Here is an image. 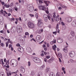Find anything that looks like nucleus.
<instances>
[{
  "label": "nucleus",
  "mask_w": 76,
  "mask_h": 76,
  "mask_svg": "<svg viewBox=\"0 0 76 76\" xmlns=\"http://www.w3.org/2000/svg\"><path fill=\"white\" fill-rule=\"evenodd\" d=\"M56 75L57 76H61V74L60 72H58L56 74Z\"/></svg>",
  "instance_id": "obj_32"
},
{
  "label": "nucleus",
  "mask_w": 76,
  "mask_h": 76,
  "mask_svg": "<svg viewBox=\"0 0 76 76\" xmlns=\"http://www.w3.org/2000/svg\"><path fill=\"white\" fill-rule=\"evenodd\" d=\"M71 34L73 37H75V32L73 31H72L71 32Z\"/></svg>",
  "instance_id": "obj_20"
},
{
  "label": "nucleus",
  "mask_w": 76,
  "mask_h": 76,
  "mask_svg": "<svg viewBox=\"0 0 76 76\" xmlns=\"http://www.w3.org/2000/svg\"><path fill=\"white\" fill-rule=\"evenodd\" d=\"M65 58H67V57H68V56H67V54H66L65 55Z\"/></svg>",
  "instance_id": "obj_52"
},
{
  "label": "nucleus",
  "mask_w": 76,
  "mask_h": 76,
  "mask_svg": "<svg viewBox=\"0 0 76 76\" xmlns=\"http://www.w3.org/2000/svg\"><path fill=\"white\" fill-rule=\"evenodd\" d=\"M36 41H38V42H39L41 41V36L39 35H38L36 36Z\"/></svg>",
  "instance_id": "obj_8"
},
{
  "label": "nucleus",
  "mask_w": 76,
  "mask_h": 76,
  "mask_svg": "<svg viewBox=\"0 0 76 76\" xmlns=\"http://www.w3.org/2000/svg\"><path fill=\"white\" fill-rule=\"evenodd\" d=\"M42 20L41 19H39L38 20L37 25L39 27L41 28L42 26Z\"/></svg>",
  "instance_id": "obj_4"
},
{
  "label": "nucleus",
  "mask_w": 76,
  "mask_h": 76,
  "mask_svg": "<svg viewBox=\"0 0 76 76\" xmlns=\"http://www.w3.org/2000/svg\"><path fill=\"white\" fill-rule=\"evenodd\" d=\"M13 3H11L10 4V6L11 7H13Z\"/></svg>",
  "instance_id": "obj_49"
},
{
  "label": "nucleus",
  "mask_w": 76,
  "mask_h": 76,
  "mask_svg": "<svg viewBox=\"0 0 76 76\" xmlns=\"http://www.w3.org/2000/svg\"><path fill=\"white\" fill-rule=\"evenodd\" d=\"M58 55L59 57H60L61 58H62V55H61V53H58Z\"/></svg>",
  "instance_id": "obj_30"
},
{
  "label": "nucleus",
  "mask_w": 76,
  "mask_h": 76,
  "mask_svg": "<svg viewBox=\"0 0 76 76\" xmlns=\"http://www.w3.org/2000/svg\"><path fill=\"white\" fill-rule=\"evenodd\" d=\"M34 62H36V63H38L40 62V60H39V59L38 58H37L35 59Z\"/></svg>",
  "instance_id": "obj_22"
},
{
  "label": "nucleus",
  "mask_w": 76,
  "mask_h": 76,
  "mask_svg": "<svg viewBox=\"0 0 76 76\" xmlns=\"http://www.w3.org/2000/svg\"><path fill=\"white\" fill-rule=\"evenodd\" d=\"M18 8L17 7L15 8V12H18Z\"/></svg>",
  "instance_id": "obj_38"
},
{
  "label": "nucleus",
  "mask_w": 76,
  "mask_h": 76,
  "mask_svg": "<svg viewBox=\"0 0 76 76\" xmlns=\"http://www.w3.org/2000/svg\"><path fill=\"white\" fill-rule=\"evenodd\" d=\"M68 39L69 40V41H73L74 40V38L70 36H69L68 37Z\"/></svg>",
  "instance_id": "obj_18"
},
{
  "label": "nucleus",
  "mask_w": 76,
  "mask_h": 76,
  "mask_svg": "<svg viewBox=\"0 0 76 76\" xmlns=\"http://www.w3.org/2000/svg\"><path fill=\"white\" fill-rule=\"evenodd\" d=\"M63 39L60 37H58L57 38V42L58 43H62L63 42Z\"/></svg>",
  "instance_id": "obj_12"
},
{
  "label": "nucleus",
  "mask_w": 76,
  "mask_h": 76,
  "mask_svg": "<svg viewBox=\"0 0 76 76\" xmlns=\"http://www.w3.org/2000/svg\"><path fill=\"white\" fill-rule=\"evenodd\" d=\"M1 13H4V12L3 11V10H1Z\"/></svg>",
  "instance_id": "obj_61"
},
{
  "label": "nucleus",
  "mask_w": 76,
  "mask_h": 76,
  "mask_svg": "<svg viewBox=\"0 0 76 76\" xmlns=\"http://www.w3.org/2000/svg\"><path fill=\"white\" fill-rule=\"evenodd\" d=\"M44 31V30H43V29L41 28L40 30L38 32L39 34H41L42 32Z\"/></svg>",
  "instance_id": "obj_29"
},
{
  "label": "nucleus",
  "mask_w": 76,
  "mask_h": 76,
  "mask_svg": "<svg viewBox=\"0 0 76 76\" xmlns=\"http://www.w3.org/2000/svg\"><path fill=\"white\" fill-rule=\"evenodd\" d=\"M56 15H53V18H54L55 20H56V21H58V20H59V18H58V17H59V15H58L56 17Z\"/></svg>",
  "instance_id": "obj_10"
},
{
  "label": "nucleus",
  "mask_w": 76,
  "mask_h": 76,
  "mask_svg": "<svg viewBox=\"0 0 76 76\" xmlns=\"http://www.w3.org/2000/svg\"><path fill=\"white\" fill-rule=\"evenodd\" d=\"M0 76H4V73L3 72H1L0 73Z\"/></svg>",
  "instance_id": "obj_31"
},
{
  "label": "nucleus",
  "mask_w": 76,
  "mask_h": 76,
  "mask_svg": "<svg viewBox=\"0 0 76 76\" xmlns=\"http://www.w3.org/2000/svg\"><path fill=\"white\" fill-rule=\"evenodd\" d=\"M72 26L73 27H76V20H74L72 23Z\"/></svg>",
  "instance_id": "obj_13"
},
{
  "label": "nucleus",
  "mask_w": 76,
  "mask_h": 76,
  "mask_svg": "<svg viewBox=\"0 0 76 76\" xmlns=\"http://www.w3.org/2000/svg\"><path fill=\"white\" fill-rule=\"evenodd\" d=\"M25 35H29V34L28 32H26L25 33Z\"/></svg>",
  "instance_id": "obj_42"
},
{
  "label": "nucleus",
  "mask_w": 76,
  "mask_h": 76,
  "mask_svg": "<svg viewBox=\"0 0 76 76\" xmlns=\"http://www.w3.org/2000/svg\"><path fill=\"white\" fill-rule=\"evenodd\" d=\"M41 56H42V57H43V56H44V53H41Z\"/></svg>",
  "instance_id": "obj_60"
},
{
  "label": "nucleus",
  "mask_w": 76,
  "mask_h": 76,
  "mask_svg": "<svg viewBox=\"0 0 76 76\" xmlns=\"http://www.w3.org/2000/svg\"><path fill=\"white\" fill-rule=\"evenodd\" d=\"M28 10H29L30 12H33L34 11V7H29L28 8Z\"/></svg>",
  "instance_id": "obj_14"
},
{
  "label": "nucleus",
  "mask_w": 76,
  "mask_h": 76,
  "mask_svg": "<svg viewBox=\"0 0 76 76\" xmlns=\"http://www.w3.org/2000/svg\"><path fill=\"white\" fill-rule=\"evenodd\" d=\"M46 58H47L48 59H49L50 58V56H48L46 57Z\"/></svg>",
  "instance_id": "obj_45"
},
{
  "label": "nucleus",
  "mask_w": 76,
  "mask_h": 76,
  "mask_svg": "<svg viewBox=\"0 0 76 76\" xmlns=\"http://www.w3.org/2000/svg\"><path fill=\"white\" fill-rule=\"evenodd\" d=\"M4 26L5 29H7V24H5Z\"/></svg>",
  "instance_id": "obj_44"
},
{
  "label": "nucleus",
  "mask_w": 76,
  "mask_h": 76,
  "mask_svg": "<svg viewBox=\"0 0 76 76\" xmlns=\"http://www.w3.org/2000/svg\"><path fill=\"white\" fill-rule=\"evenodd\" d=\"M69 54L71 57H73L75 56V52L74 51L70 52L69 53Z\"/></svg>",
  "instance_id": "obj_9"
},
{
  "label": "nucleus",
  "mask_w": 76,
  "mask_h": 76,
  "mask_svg": "<svg viewBox=\"0 0 76 76\" xmlns=\"http://www.w3.org/2000/svg\"><path fill=\"white\" fill-rule=\"evenodd\" d=\"M58 24H57L56 25V31H57V32L58 33H59V34H60V31H59V30L58 29Z\"/></svg>",
  "instance_id": "obj_21"
},
{
  "label": "nucleus",
  "mask_w": 76,
  "mask_h": 76,
  "mask_svg": "<svg viewBox=\"0 0 76 76\" xmlns=\"http://www.w3.org/2000/svg\"><path fill=\"white\" fill-rule=\"evenodd\" d=\"M9 7H10V5L8 4L6 5V7H7V8H8Z\"/></svg>",
  "instance_id": "obj_51"
},
{
  "label": "nucleus",
  "mask_w": 76,
  "mask_h": 76,
  "mask_svg": "<svg viewBox=\"0 0 76 76\" xmlns=\"http://www.w3.org/2000/svg\"><path fill=\"white\" fill-rule=\"evenodd\" d=\"M16 46L17 47H20V44H18L16 45Z\"/></svg>",
  "instance_id": "obj_54"
},
{
  "label": "nucleus",
  "mask_w": 76,
  "mask_h": 76,
  "mask_svg": "<svg viewBox=\"0 0 76 76\" xmlns=\"http://www.w3.org/2000/svg\"><path fill=\"white\" fill-rule=\"evenodd\" d=\"M50 59L51 60V61L53 62V61H54V58L53 57H52Z\"/></svg>",
  "instance_id": "obj_37"
},
{
  "label": "nucleus",
  "mask_w": 76,
  "mask_h": 76,
  "mask_svg": "<svg viewBox=\"0 0 76 76\" xmlns=\"http://www.w3.org/2000/svg\"><path fill=\"white\" fill-rule=\"evenodd\" d=\"M65 29H66V26L63 27L62 28V30H65Z\"/></svg>",
  "instance_id": "obj_39"
},
{
  "label": "nucleus",
  "mask_w": 76,
  "mask_h": 76,
  "mask_svg": "<svg viewBox=\"0 0 76 76\" xmlns=\"http://www.w3.org/2000/svg\"><path fill=\"white\" fill-rule=\"evenodd\" d=\"M10 64L13 67H16L17 66L18 64L17 62L14 60H12L11 61Z\"/></svg>",
  "instance_id": "obj_3"
},
{
  "label": "nucleus",
  "mask_w": 76,
  "mask_h": 76,
  "mask_svg": "<svg viewBox=\"0 0 76 76\" xmlns=\"http://www.w3.org/2000/svg\"><path fill=\"white\" fill-rule=\"evenodd\" d=\"M56 48H57V46H56V45H54V46H52V49L53 50H54V51H56Z\"/></svg>",
  "instance_id": "obj_26"
},
{
  "label": "nucleus",
  "mask_w": 76,
  "mask_h": 76,
  "mask_svg": "<svg viewBox=\"0 0 76 76\" xmlns=\"http://www.w3.org/2000/svg\"><path fill=\"white\" fill-rule=\"evenodd\" d=\"M28 26L30 28H34L35 27V25L32 23H31V22H29L28 23Z\"/></svg>",
  "instance_id": "obj_5"
},
{
  "label": "nucleus",
  "mask_w": 76,
  "mask_h": 76,
  "mask_svg": "<svg viewBox=\"0 0 76 76\" xmlns=\"http://www.w3.org/2000/svg\"><path fill=\"white\" fill-rule=\"evenodd\" d=\"M19 20L20 21H22V19H21V18L19 17L18 18Z\"/></svg>",
  "instance_id": "obj_58"
},
{
  "label": "nucleus",
  "mask_w": 76,
  "mask_h": 76,
  "mask_svg": "<svg viewBox=\"0 0 76 76\" xmlns=\"http://www.w3.org/2000/svg\"><path fill=\"white\" fill-rule=\"evenodd\" d=\"M31 75H32V76H34V75H35V73L34 72V71H31Z\"/></svg>",
  "instance_id": "obj_36"
},
{
  "label": "nucleus",
  "mask_w": 76,
  "mask_h": 76,
  "mask_svg": "<svg viewBox=\"0 0 76 76\" xmlns=\"http://www.w3.org/2000/svg\"><path fill=\"white\" fill-rule=\"evenodd\" d=\"M45 65H43L40 67L39 69L40 70H44L45 69Z\"/></svg>",
  "instance_id": "obj_17"
},
{
  "label": "nucleus",
  "mask_w": 76,
  "mask_h": 76,
  "mask_svg": "<svg viewBox=\"0 0 76 76\" xmlns=\"http://www.w3.org/2000/svg\"><path fill=\"white\" fill-rule=\"evenodd\" d=\"M1 46H2V47H4V45L3 43H1Z\"/></svg>",
  "instance_id": "obj_55"
},
{
  "label": "nucleus",
  "mask_w": 76,
  "mask_h": 76,
  "mask_svg": "<svg viewBox=\"0 0 76 76\" xmlns=\"http://www.w3.org/2000/svg\"><path fill=\"white\" fill-rule=\"evenodd\" d=\"M53 34H54V35H56L57 34V31H55L53 32Z\"/></svg>",
  "instance_id": "obj_48"
},
{
  "label": "nucleus",
  "mask_w": 76,
  "mask_h": 76,
  "mask_svg": "<svg viewBox=\"0 0 76 76\" xmlns=\"http://www.w3.org/2000/svg\"><path fill=\"white\" fill-rule=\"evenodd\" d=\"M0 1L1 2V4L3 6L4 4V2H1V0H0Z\"/></svg>",
  "instance_id": "obj_46"
},
{
  "label": "nucleus",
  "mask_w": 76,
  "mask_h": 76,
  "mask_svg": "<svg viewBox=\"0 0 76 76\" xmlns=\"http://www.w3.org/2000/svg\"><path fill=\"white\" fill-rule=\"evenodd\" d=\"M47 47H50V44H49L48 43L47 44Z\"/></svg>",
  "instance_id": "obj_63"
},
{
  "label": "nucleus",
  "mask_w": 76,
  "mask_h": 76,
  "mask_svg": "<svg viewBox=\"0 0 76 76\" xmlns=\"http://www.w3.org/2000/svg\"><path fill=\"white\" fill-rule=\"evenodd\" d=\"M35 16L36 19H38V14H36Z\"/></svg>",
  "instance_id": "obj_41"
},
{
  "label": "nucleus",
  "mask_w": 76,
  "mask_h": 76,
  "mask_svg": "<svg viewBox=\"0 0 76 76\" xmlns=\"http://www.w3.org/2000/svg\"><path fill=\"white\" fill-rule=\"evenodd\" d=\"M17 29L18 33H21L22 32L23 30L22 27L20 26H17Z\"/></svg>",
  "instance_id": "obj_6"
},
{
  "label": "nucleus",
  "mask_w": 76,
  "mask_h": 76,
  "mask_svg": "<svg viewBox=\"0 0 76 76\" xmlns=\"http://www.w3.org/2000/svg\"><path fill=\"white\" fill-rule=\"evenodd\" d=\"M52 62H53V61H51V60L50 59H49V61H48V63H52Z\"/></svg>",
  "instance_id": "obj_43"
},
{
  "label": "nucleus",
  "mask_w": 76,
  "mask_h": 76,
  "mask_svg": "<svg viewBox=\"0 0 76 76\" xmlns=\"http://www.w3.org/2000/svg\"><path fill=\"white\" fill-rule=\"evenodd\" d=\"M70 61L71 62V63H73L75 61L74 60H73V59H70Z\"/></svg>",
  "instance_id": "obj_33"
},
{
  "label": "nucleus",
  "mask_w": 76,
  "mask_h": 76,
  "mask_svg": "<svg viewBox=\"0 0 76 76\" xmlns=\"http://www.w3.org/2000/svg\"><path fill=\"white\" fill-rule=\"evenodd\" d=\"M9 60H8L7 61L6 64V65H9Z\"/></svg>",
  "instance_id": "obj_40"
},
{
  "label": "nucleus",
  "mask_w": 76,
  "mask_h": 76,
  "mask_svg": "<svg viewBox=\"0 0 76 76\" xmlns=\"http://www.w3.org/2000/svg\"><path fill=\"white\" fill-rule=\"evenodd\" d=\"M50 67H47V68H46V69L45 71V73H47L48 72V71H49V70H50Z\"/></svg>",
  "instance_id": "obj_27"
},
{
  "label": "nucleus",
  "mask_w": 76,
  "mask_h": 76,
  "mask_svg": "<svg viewBox=\"0 0 76 76\" xmlns=\"http://www.w3.org/2000/svg\"><path fill=\"white\" fill-rule=\"evenodd\" d=\"M43 18L45 22H47L48 19L49 20L51 19V14H48V15L47 14H45L43 15Z\"/></svg>",
  "instance_id": "obj_1"
},
{
  "label": "nucleus",
  "mask_w": 76,
  "mask_h": 76,
  "mask_svg": "<svg viewBox=\"0 0 76 76\" xmlns=\"http://www.w3.org/2000/svg\"><path fill=\"white\" fill-rule=\"evenodd\" d=\"M44 3L46 4V6H48V4L50 3V1H44Z\"/></svg>",
  "instance_id": "obj_24"
},
{
  "label": "nucleus",
  "mask_w": 76,
  "mask_h": 76,
  "mask_svg": "<svg viewBox=\"0 0 76 76\" xmlns=\"http://www.w3.org/2000/svg\"><path fill=\"white\" fill-rule=\"evenodd\" d=\"M39 3H43V1H41V0H39Z\"/></svg>",
  "instance_id": "obj_47"
},
{
  "label": "nucleus",
  "mask_w": 76,
  "mask_h": 76,
  "mask_svg": "<svg viewBox=\"0 0 76 76\" xmlns=\"http://www.w3.org/2000/svg\"><path fill=\"white\" fill-rule=\"evenodd\" d=\"M18 51H20V53H22L23 51V48H20L19 47L18 48Z\"/></svg>",
  "instance_id": "obj_16"
},
{
  "label": "nucleus",
  "mask_w": 76,
  "mask_h": 76,
  "mask_svg": "<svg viewBox=\"0 0 76 76\" xmlns=\"http://www.w3.org/2000/svg\"><path fill=\"white\" fill-rule=\"evenodd\" d=\"M28 66H31V62H28Z\"/></svg>",
  "instance_id": "obj_56"
},
{
  "label": "nucleus",
  "mask_w": 76,
  "mask_h": 76,
  "mask_svg": "<svg viewBox=\"0 0 76 76\" xmlns=\"http://www.w3.org/2000/svg\"><path fill=\"white\" fill-rule=\"evenodd\" d=\"M54 44H56V39H53V41L50 42V44L51 45H53V44H54Z\"/></svg>",
  "instance_id": "obj_19"
},
{
  "label": "nucleus",
  "mask_w": 76,
  "mask_h": 76,
  "mask_svg": "<svg viewBox=\"0 0 76 76\" xmlns=\"http://www.w3.org/2000/svg\"><path fill=\"white\" fill-rule=\"evenodd\" d=\"M61 9H62V8H61V7H59L58 8V10H61Z\"/></svg>",
  "instance_id": "obj_57"
},
{
  "label": "nucleus",
  "mask_w": 76,
  "mask_h": 76,
  "mask_svg": "<svg viewBox=\"0 0 76 76\" xmlns=\"http://www.w3.org/2000/svg\"><path fill=\"white\" fill-rule=\"evenodd\" d=\"M66 46H64V49H63V51H64V52L66 53H67L68 51L67 48V47H68V44L67 43V42L66 43Z\"/></svg>",
  "instance_id": "obj_7"
},
{
  "label": "nucleus",
  "mask_w": 76,
  "mask_h": 76,
  "mask_svg": "<svg viewBox=\"0 0 76 76\" xmlns=\"http://www.w3.org/2000/svg\"><path fill=\"white\" fill-rule=\"evenodd\" d=\"M61 23L62 25H63V26H64V23H63V22H62Z\"/></svg>",
  "instance_id": "obj_64"
},
{
  "label": "nucleus",
  "mask_w": 76,
  "mask_h": 76,
  "mask_svg": "<svg viewBox=\"0 0 76 76\" xmlns=\"http://www.w3.org/2000/svg\"><path fill=\"white\" fill-rule=\"evenodd\" d=\"M20 72L22 73H25V69L24 68V67L23 66H21L20 68Z\"/></svg>",
  "instance_id": "obj_11"
},
{
  "label": "nucleus",
  "mask_w": 76,
  "mask_h": 76,
  "mask_svg": "<svg viewBox=\"0 0 76 76\" xmlns=\"http://www.w3.org/2000/svg\"><path fill=\"white\" fill-rule=\"evenodd\" d=\"M6 47H8V46H9V45L8 44V43H7V42L6 43Z\"/></svg>",
  "instance_id": "obj_53"
},
{
  "label": "nucleus",
  "mask_w": 76,
  "mask_h": 76,
  "mask_svg": "<svg viewBox=\"0 0 76 76\" xmlns=\"http://www.w3.org/2000/svg\"><path fill=\"white\" fill-rule=\"evenodd\" d=\"M66 20L67 22L69 23L70 22H72V18H71L70 17L67 18H66Z\"/></svg>",
  "instance_id": "obj_15"
},
{
  "label": "nucleus",
  "mask_w": 76,
  "mask_h": 76,
  "mask_svg": "<svg viewBox=\"0 0 76 76\" xmlns=\"http://www.w3.org/2000/svg\"><path fill=\"white\" fill-rule=\"evenodd\" d=\"M23 39H24V38H23V37H21L19 38V39L21 41H22V42H23Z\"/></svg>",
  "instance_id": "obj_25"
},
{
  "label": "nucleus",
  "mask_w": 76,
  "mask_h": 76,
  "mask_svg": "<svg viewBox=\"0 0 76 76\" xmlns=\"http://www.w3.org/2000/svg\"><path fill=\"white\" fill-rule=\"evenodd\" d=\"M39 9H40V10H45V12L47 14L48 13H49V11H48V8L47 7L46 8L44 6H40L39 7Z\"/></svg>",
  "instance_id": "obj_2"
},
{
  "label": "nucleus",
  "mask_w": 76,
  "mask_h": 76,
  "mask_svg": "<svg viewBox=\"0 0 76 76\" xmlns=\"http://www.w3.org/2000/svg\"><path fill=\"white\" fill-rule=\"evenodd\" d=\"M37 76H42V72H39Z\"/></svg>",
  "instance_id": "obj_28"
},
{
  "label": "nucleus",
  "mask_w": 76,
  "mask_h": 76,
  "mask_svg": "<svg viewBox=\"0 0 76 76\" xmlns=\"http://www.w3.org/2000/svg\"><path fill=\"white\" fill-rule=\"evenodd\" d=\"M29 15V16H31V17H34V15H32V14H30Z\"/></svg>",
  "instance_id": "obj_50"
},
{
  "label": "nucleus",
  "mask_w": 76,
  "mask_h": 76,
  "mask_svg": "<svg viewBox=\"0 0 76 76\" xmlns=\"http://www.w3.org/2000/svg\"><path fill=\"white\" fill-rule=\"evenodd\" d=\"M50 76H55L54 75H53V73L51 72L50 73Z\"/></svg>",
  "instance_id": "obj_34"
},
{
  "label": "nucleus",
  "mask_w": 76,
  "mask_h": 76,
  "mask_svg": "<svg viewBox=\"0 0 76 76\" xmlns=\"http://www.w3.org/2000/svg\"><path fill=\"white\" fill-rule=\"evenodd\" d=\"M61 7H62V8H66V7L64 5H61Z\"/></svg>",
  "instance_id": "obj_35"
},
{
  "label": "nucleus",
  "mask_w": 76,
  "mask_h": 76,
  "mask_svg": "<svg viewBox=\"0 0 76 76\" xmlns=\"http://www.w3.org/2000/svg\"><path fill=\"white\" fill-rule=\"evenodd\" d=\"M0 38H1V39H4V37H3L1 36L0 37Z\"/></svg>",
  "instance_id": "obj_62"
},
{
  "label": "nucleus",
  "mask_w": 76,
  "mask_h": 76,
  "mask_svg": "<svg viewBox=\"0 0 76 76\" xmlns=\"http://www.w3.org/2000/svg\"><path fill=\"white\" fill-rule=\"evenodd\" d=\"M18 72H19V71H18V70H17L16 71V72H11V73H10V72L9 73V75H10V76H11V75H12V74H13V73H18Z\"/></svg>",
  "instance_id": "obj_23"
},
{
  "label": "nucleus",
  "mask_w": 76,
  "mask_h": 76,
  "mask_svg": "<svg viewBox=\"0 0 76 76\" xmlns=\"http://www.w3.org/2000/svg\"><path fill=\"white\" fill-rule=\"evenodd\" d=\"M0 61L2 63V62L3 61V59H1L0 60Z\"/></svg>",
  "instance_id": "obj_59"
}]
</instances>
